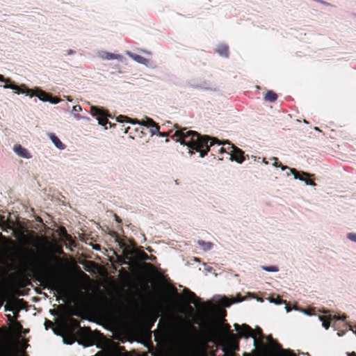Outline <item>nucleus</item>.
<instances>
[{"label": "nucleus", "mask_w": 356, "mask_h": 356, "mask_svg": "<svg viewBox=\"0 0 356 356\" xmlns=\"http://www.w3.org/2000/svg\"><path fill=\"white\" fill-rule=\"evenodd\" d=\"M229 159L232 161L234 160L236 162L241 163L244 161L243 152L240 149L236 148V149H234L229 155Z\"/></svg>", "instance_id": "obj_12"}, {"label": "nucleus", "mask_w": 356, "mask_h": 356, "mask_svg": "<svg viewBox=\"0 0 356 356\" xmlns=\"http://www.w3.org/2000/svg\"><path fill=\"white\" fill-rule=\"evenodd\" d=\"M12 344L0 339V356L11 355Z\"/></svg>", "instance_id": "obj_9"}, {"label": "nucleus", "mask_w": 356, "mask_h": 356, "mask_svg": "<svg viewBox=\"0 0 356 356\" xmlns=\"http://www.w3.org/2000/svg\"><path fill=\"white\" fill-rule=\"evenodd\" d=\"M127 54L129 57H131L134 60H135L138 63L143 64L145 65H147L149 63V60L147 58L140 55L135 54L129 51Z\"/></svg>", "instance_id": "obj_13"}, {"label": "nucleus", "mask_w": 356, "mask_h": 356, "mask_svg": "<svg viewBox=\"0 0 356 356\" xmlns=\"http://www.w3.org/2000/svg\"><path fill=\"white\" fill-rule=\"evenodd\" d=\"M198 244L202 247V250L204 251L210 250L212 247V244L211 243H206L202 241H199Z\"/></svg>", "instance_id": "obj_22"}, {"label": "nucleus", "mask_w": 356, "mask_h": 356, "mask_svg": "<svg viewBox=\"0 0 356 356\" xmlns=\"http://www.w3.org/2000/svg\"><path fill=\"white\" fill-rule=\"evenodd\" d=\"M160 135L161 136H168V134L166 133H162V134H160Z\"/></svg>", "instance_id": "obj_44"}, {"label": "nucleus", "mask_w": 356, "mask_h": 356, "mask_svg": "<svg viewBox=\"0 0 356 356\" xmlns=\"http://www.w3.org/2000/svg\"><path fill=\"white\" fill-rule=\"evenodd\" d=\"M277 95L272 92V91H268L264 97V99L266 101L273 102L277 99Z\"/></svg>", "instance_id": "obj_20"}, {"label": "nucleus", "mask_w": 356, "mask_h": 356, "mask_svg": "<svg viewBox=\"0 0 356 356\" xmlns=\"http://www.w3.org/2000/svg\"><path fill=\"white\" fill-rule=\"evenodd\" d=\"M192 328L190 323L184 320H182L174 327L171 334V339L179 352L182 351L185 348L189 339V332Z\"/></svg>", "instance_id": "obj_3"}, {"label": "nucleus", "mask_w": 356, "mask_h": 356, "mask_svg": "<svg viewBox=\"0 0 356 356\" xmlns=\"http://www.w3.org/2000/svg\"><path fill=\"white\" fill-rule=\"evenodd\" d=\"M302 175H305V176H307V177L309 176V175L307 173H306V172H302Z\"/></svg>", "instance_id": "obj_45"}, {"label": "nucleus", "mask_w": 356, "mask_h": 356, "mask_svg": "<svg viewBox=\"0 0 356 356\" xmlns=\"http://www.w3.org/2000/svg\"><path fill=\"white\" fill-rule=\"evenodd\" d=\"M67 101L72 102V100L70 99H69V98H67Z\"/></svg>", "instance_id": "obj_48"}, {"label": "nucleus", "mask_w": 356, "mask_h": 356, "mask_svg": "<svg viewBox=\"0 0 356 356\" xmlns=\"http://www.w3.org/2000/svg\"><path fill=\"white\" fill-rule=\"evenodd\" d=\"M0 81L2 82H8V80L5 79L2 75H0Z\"/></svg>", "instance_id": "obj_40"}, {"label": "nucleus", "mask_w": 356, "mask_h": 356, "mask_svg": "<svg viewBox=\"0 0 356 356\" xmlns=\"http://www.w3.org/2000/svg\"><path fill=\"white\" fill-rule=\"evenodd\" d=\"M290 171L291 172L292 175L294 177V179H298V180H303V177H300L298 175V172L293 168H290Z\"/></svg>", "instance_id": "obj_27"}, {"label": "nucleus", "mask_w": 356, "mask_h": 356, "mask_svg": "<svg viewBox=\"0 0 356 356\" xmlns=\"http://www.w3.org/2000/svg\"><path fill=\"white\" fill-rule=\"evenodd\" d=\"M318 318L322 322V325L326 330H327L330 327V322H327V321H324V318L323 316H321L318 317Z\"/></svg>", "instance_id": "obj_28"}, {"label": "nucleus", "mask_w": 356, "mask_h": 356, "mask_svg": "<svg viewBox=\"0 0 356 356\" xmlns=\"http://www.w3.org/2000/svg\"><path fill=\"white\" fill-rule=\"evenodd\" d=\"M301 312H302L303 314H306V315H307V316H311V315H312V314H311L310 312H307V310H305V309H302V310H301Z\"/></svg>", "instance_id": "obj_39"}, {"label": "nucleus", "mask_w": 356, "mask_h": 356, "mask_svg": "<svg viewBox=\"0 0 356 356\" xmlns=\"http://www.w3.org/2000/svg\"><path fill=\"white\" fill-rule=\"evenodd\" d=\"M137 120H127L126 122L130 123V124H137Z\"/></svg>", "instance_id": "obj_37"}, {"label": "nucleus", "mask_w": 356, "mask_h": 356, "mask_svg": "<svg viewBox=\"0 0 356 356\" xmlns=\"http://www.w3.org/2000/svg\"><path fill=\"white\" fill-rule=\"evenodd\" d=\"M316 131H320L318 127H315L314 129Z\"/></svg>", "instance_id": "obj_47"}, {"label": "nucleus", "mask_w": 356, "mask_h": 356, "mask_svg": "<svg viewBox=\"0 0 356 356\" xmlns=\"http://www.w3.org/2000/svg\"><path fill=\"white\" fill-rule=\"evenodd\" d=\"M322 312L324 313V314L327 313L326 311H323Z\"/></svg>", "instance_id": "obj_49"}, {"label": "nucleus", "mask_w": 356, "mask_h": 356, "mask_svg": "<svg viewBox=\"0 0 356 356\" xmlns=\"http://www.w3.org/2000/svg\"><path fill=\"white\" fill-rule=\"evenodd\" d=\"M301 181H304L305 184L309 185V186H315V183L311 180H308L303 178V180H300Z\"/></svg>", "instance_id": "obj_33"}, {"label": "nucleus", "mask_w": 356, "mask_h": 356, "mask_svg": "<svg viewBox=\"0 0 356 356\" xmlns=\"http://www.w3.org/2000/svg\"><path fill=\"white\" fill-rule=\"evenodd\" d=\"M100 56L104 60H114V59H116V60L122 59L121 56L118 55V54H114L112 53H109V52H106V51L102 52L100 54Z\"/></svg>", "instance_id": "obj_15"}, {"label": "nucleus", "mask_w": 356, "mask_h": 356, "mask_svg": "<svg viewBox=\"0 0 356 356\" xmlns=\"http://www.w3.org/2000/svg\"><path fill=\"white\" fill-rule=\"evenodd\" d=\"M49 138L51 139V142L54 143V145L59 149H64L65 145L63 144V143L60 140V139L55 136L54 134H49Z\"/></svg>", "instance_id": "obj_16"}, {"label": "nucleus", "mask_w": 356, "mask_h": 356, "mask_svg": "<svg viewBox=\"0 0 356 356\" xmlns=\"http://www.w3.org/2000/svg\"><path fill=\"white\" fill-rule=\"evenodd\" d=\"M125 120H128V118L125 116L120 115L118 118V121L120 122H123Z\"/></svg>", "instance_id": "obj_36"}, {"label": "nucleus", "mask_w": 356, "mask_h": 356, "mask_svg": "<svg viewBox=\"0 0 356 356\" xmlns=\"http://www.w3.org/2000/svg\"><path fill=\"white\" fill-rule=\"evenodd\" d=\"M136 257L138 259H141V260H147L149 259V257L148 255L143 252H140L138 250V253L136 256Z\"/></svg>", "instance_id": "obj_25"}, {"label": "nucleus", "mask_w": 356, "mask_h": 356, "mask_svg": "<svg viewBox=\"0 0 356 356\" xmlns=\"http://www.w3.org/2000/svg\"><path fill=\"white\" fill-rule=\"evenodd\" d=\"M348 238L353 242L356 243V233H349L347 236Z\"/></svg>", "instance_id": "obj_29"}, {"label": "nucleus", "mask_w": 356, "mask_h": 356, "mask_svg": "<svg viewBox=\"0 0 356 356\" xmlns=\"http://www.w3.org/2000/svg\"><path fill=\"white\" fill-rule=\"evenodd\" d=\"M355 330H353V327L351 325H349V329L351 330L353 333L356 334V325L355 326Z\"/></svg>", "instance_id": "obj_41"}, {"label": "nucleus", "mask_w": 356, "mask_h": 356, "mask_svg": "<svg viewBox=\"0 0 356 356\" xmlns=\"http://www.w3.org/2000/svg\"><path fill=\"white\" fill-rule=\"evenodd\" d=\"M120 247L122 249V252L127 259H131L132 257H136L138 250L135 248L132 243L126 244L124 243H120Z\"/></svg>", "instance_id": "obj_6"}, {"label": "nucleus", "mask_w": 356, "mask_h": 356, "mask_svg": "<svg viewBox=\"0 0 356 356\" xmlns=\"http://www.w3.org/2000/svg\"><path fill=\"white\" fill-rule=\"evenodd\" d=\"M218 54L221 56L227 57L229 54L228 46L226 44L220 45L216 50Z\"/></svg>", "instance_id": "obj_19"}, {"label": "nucleus", "mask_w": 356, "mask_h": 356, "mask_svg": "<svg viewBox=\"0 0 356 356\" xmlns=\"http://www.w3.org/2000/svg\"><path fill=\"white\" fill-rule=\"evenodd\" d=\"M13 151L17 156L24 159H29L32 156L29 150L19 144H15L14 145Z\"/></svg>", "instance_id": "obj_8"}, {"label": "nucleus", "mask_w": 356, "mask_h": 356, "mask_svg": "<svg viewBox=\"0 0 356 356\" xmlns=\"http://www.w3.org/2000/svg\"><path fill=\"white\" fill-rule=\"evenodd\" d=\"M149 125L147 127V128L149 129V132L152 134V135L157 134L159 132V127L156 124L153 120H148Z\"/></svg>", "instance_id": "obj_18"}, {"label": "nucleus", "mask_w": 356, "mask_h": 356, "mask_svg": "<svg viewBox=\"0 0 356 356\" xmlns=\"http://www.w3.org/2000/svg\"><path fill=\"white\" fill-rule=\"evenodd\" d=\"M286 312H289L291 311V309L289 307H285Z\"/></svg>", "instance_id": "obj_43"}, {"label": "nucleus", "mask_w": 356, "mask_h": 356, "mask_svg": "<svg viewBox=\"0 0 356 356\" xmlns=\"http://www.w3.org/2000/svg\"><path fill=\"white\" fill-rule=\"evenodd\" d=\"M270 302H273V303H275V305H279V304H280V303H281L282 300H274V299H271V300H270Z\"/></svg>", "instance_id": "obj_38"}, {"label": "nucleus", "mask_w": 356, "mask_h": 356, "mask_svg": "<svg viewBox=\"0 0 356 356\" xmlns=\"http://www.w3.org/2000/svg\"><path fill=\"white\" fill-rule=\"evenodd\" d=\"M218 304L224 307H229L232 304L236 302L237 301L234 300H229L226 297L220 296L218 300H217Z\"/></svg>", "instance_id": "obj_17"}, {"label": "nucleus", "mask_w": 356, "mask_h": 356, "mask_svg": "<svg viewBox=\"0 0 356 356\" xmlns=\"http://www.w3.org/2000/svg\"><path fill=\"white\" fill-rule=\"evenodd\" d=\"M28 263L33 271L45 279L58 292L61 291L62 286L52 273V268L49 261L43 259L42 262L39 264L35 260H29Z\"/></svg>", "instance_id": "obj_2"}, {"label": "nucleus", "mask_w": 356, "mask_h": 356, "mask_svg": "<svg viewBox=\"0 0 356 356\" xmlns=\"http://www.w3.org/2000/svg\"><path fill=\"white\" fill-rule=\"evenodd\" d=\"M91 113L92 115H97V120L99 122V124L105 126L107 123V120L104 118V111L101 109L95 107H91Z\"/></svg>", "instance_id": "obj_11"}, {"label": "nucleus", "mask_w": 356, "mask_h": 356, "mask_svg": "<svg viewBox=\"0 0 356 356\" xmlns=\"http://www.w3.org/2000/svg\"><path fill=\"white\" fill-rule=\"evenodd\" d=\"M262 269L264 271L268 272V273H275L279 270L278 268L275 266H263Z\"/></svg>", "instance_id": "obj_24"}, {"label": "nucleus", "mask_w": 356, "mask_h": 356, "mask_svg": "<svg viewBox=\"0 0 356 356\" xmlns=\"http://www.w3.org/2000/svg\"><path fill=\"white\" fill-rule=\"evenodd\" d=\"M63 239L68 241L70 243H72L71 236L67 234L65 236H64Z\"/></svg>", "instance_id": "obj_35"}, {"label": "nucleus", "mask_w": 356, "mask_h": 356, "mask_svg": "<svg viewBox=\"0 0 356 356\" xmlns=\"http://www.w3.org/2000/svg\"><path fill=\"white\" fill-rule=\"evenodd\" d=\"M60 99L58 98H51L49 97V102L51 103L52 104H56L60 102Z\"/></svg>", "instance_id": "obj_32"}, {"label": "nucleus", "mask_w": 356, "mask_h": 356, "mask_svg": "<svg viewBox=\"0 0 356 356\" xmlns=\"http://www.w3.org/2000/svg\"><path fill=\"white\" fill-rule=\"evenodd\" d=\"M217 152H218L219 153L226 152L225 147L224 145H222V146L221 145L220 146L218 145Z\"/></svg>", "instance_id": "obj_34"}, {"label": "nucleus", "mask_w": 356, "mask_h": 356, "mask_svg": "<svg viewBox=\"0 0 356 356\" xmlns=\"http://www.w3.org/2000/svg\"><path fill=\"white\" fill-rule=\"evenodd\" d=\"M38 245L45 248V250L47 252H54L58 254H61L63 252L62 247L60 245L49 243L46 237H42L40 239Z\"/></svg>", "instance_id": "obj_5"}, {"label": "nucleus", "mask_w": 356, "mask_h": 356, "mask_svg": "<svg viewBox=\"0 0 356 356\" xmlns=\"http://www.w3.org/2000/svg\"><path fill=\"white\" fill-rule=\"evenodd\" d=\"M282 170H284V169L287 168L286 167H284V166H282L281 167Z\"/></svg>", "instance_id": "obj_46"}, {"label": "nucleus", "mask_w": 356, "mask_h": 356, "mask_svg": "<svg viewBox=\"0 0 356 356\" xmlns=\"http://www.w3.org/2000/svg\"><path fill=\"white\" fill-rule=\"evenodd\" d=\"M234 327L240 337L252 338L254 346L257 347L258 343L261 341L262 332L260 328H257L254 332L252 328L245 324L242 325L234 324Z\"/></svg>", "instance_id": "obj_4"}, {"label": "nucleus", "mask_w": 356, "mask_h": 356, "mask_svg": "<svg viewBox=\"0 0 356 356\" xmlns=\"http://www.w3.org/2000/svg\"><path fill=\"white\" fill-rule=\"evenodd\" d=\"M183 293H184V298L193 303L195 307H197L199 305V299L197 298L195 294L191 291L190 290H188V289L185 288L184 290H183Z\"/></svg>", "instance_id": "obj_10"}, {"label": "nucleus", "mask_w": 356, "mask_h": 356, "mask_svg": "<svg viewBox=\"0 0 356 356\" xmlns=\"http://www.w3.org/2000/svg\"><path fill=\"white\" fill-rule=\"evenodd\" d=\"M148 120H152L151 118H145V119H143L141 120H139V121H137V124H139L140 126H143V127H147L149 124Z\"/></svg>", "instance_id": "obj_26"}, {"label": "nucleus", "mask_w": 356, "mask_h": 356, "mask_svg": "<svg viewBox=\"0 0 356 356\" xmlns=\"http://www.w3.org/2000/svg\"><path fill=\"white\" fill-rule=\"evenodd\" d=\"M81 111L80 106H74L72 109V113L74 115L76 119H81V116L79 115V112Z\"/></svg>", "instance_id": "obj_23"}, {"label": "nucleus", "mask_w": 356, "mask_h": 356, "mask_svg": "<svg viewBox=\"0 0 356 356\" xmlns=\"http://www.w3.org/2000/svg\"><path fill=\"white\" fill-rule=\"evenodd\" d=\"M332 318L334 319V320H340V321H344L346 318V316L345 315H342V316H337V315H334L332 317Z\"/></svg>", "instance_id": "obj_30"}, {"label": "nucleus", "mask_w": 356, "mask_h": 356, "mask_svg": "<svg viewBox=\"0 0 356 356\" xmlns=\"http://www.w3.org/2000/svg\"><path fill=\"white\" fill-rule=\"evenodd\" d=\"M3 87L5 89H11V90H19V92H21L22 94H25L26 95H30L31 97L33 96L32 90H20L19 86L13 85V84L4 85Z\"/></svg>", "instance_id": "obj_14"}, {"label": "nucleus", "mask_w": 356, "mask_h": 356, "mask_svg": "<svg viewBox=\"0 0 356 356\" xmlns=\"http://www.w3.org/2000/svg\"><path fill=\"white\" fill-rule=\"evenodd\" d=\"M267 340L268 341V346L274 352H281V354L282 356H296L293 353H292L289 350H280V345L276 343L270 336L267 337Z\"/></svg>", "instance_id": "obj_7"}, {"label": "nucleus", "mask_w": 356, "mask_h": 356, "mask_svg": "<svg viewBox=\"0 0 356 356\" xmlns=\"http://www.w3.org/2000/svg\"><path fill=\"white\" fill-rule=\"evenodd\" d=\"M37 97L42 102H48L49 101V96L43 91H40L38 95H36Z\"/></svg>", "instance_id": "obj_21"}, {"label": "nucleus", "mask_w": 356, "mask_h": 356, "mask_svg": "<svg viewBox=\"0 0 356 356\" xmlns=\"http://www.w3.org/2000/svg\"><path fill=\"white\" fill-rule=\"evenodd\" d=\"M74 53V51L73 50H68L67 52V55H71V54H73Z\"/></svg>", "instance_id": "obj_42"}, {"label": "nucleus", "mask_w": 356, "mask_h": 356, "mask_svg": "<svg viewBox=\"0 0 356 356\" xmlns=\"http://www.w3.org/2000/svg\"><path fill=\"white\" fill-rule=\"evenodd\" d=\"M172 138L176 141L180 142L181 145H186L190 154H193L192 149L200 152V157H203L207 154L209 147H213L216 144L218 145V146L224 145L226 149V152L229 155L237 148L228 141L220 142L214 138H209L207 136L201 137L197 132L186 131V129L177 130L172 136Z\"/></svg>", "instance_id": "obj_1"}, {"label": "nucleus", "mask_w": 356, "mask_h": 356, "mask_svg": "<svg viewBox=\"0 0 356 356\" xmlns=\"http://www.w3.org/2000/svg\"><path fill=\"white\" fill-rule=\"evenodd\" d=\"M67 234V232H66L65 228H60V229L59 233H58V235H59L60 237L63 238L64 236H65Z\"/></svg>", "instance_id": "obj_31"}]
</instances>
